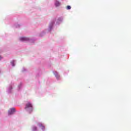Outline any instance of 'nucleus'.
Here are the masks:
<instances>
[{"mask_svg":"<svg viewBox=\"0 0 131 131\" xmlns=\"http://www.w3.org/2000/svg\"><path fill=\"white\" fill-rule=\"evenodd\" d=\"M25 110L27 111L29 113H31L33 111V107L32 106V104L30 102H28L25 108Z\"/></svg>","mask_w":131,"mask_h":131,"instance_id":"f257e3e1","label":"nucleus"},{"mask_svg":"<svg viewBox=\"0 0 131 131\" xmlns=\"http://www.w3.org/2000/svg\"><path fill=\"white\" fill-rule=\"evenodd\" d=\"M14 112H15V108H11L8 111L9 115H12V114H14Z\"/></svg>","mask_w":131,"mask_h":131,"instance_id":"f03ea898","label":"nucleus"},{"mask_svg":"<svg viewBox=\"0 0 131 131\" xmlns=\"http://www.w3.org/2000/svg\"><path fill=\"white\" fill-rule=\"evenodd\" d=\"M20 40H21V41H25V40H29V39L27 37H21L19 38Z\"/></svg>","mask_w":131,"mask_h":131,"instance_id":"7ed1b4c3","label":"nucleus"},{"mask_svg":"<svg viewBox=\"0 0 131 131\" xmlns=\"http://www.w3.org/2000/svg\"><path fill=\"white\" fill-rule=\"evenodd\" d=\"M54 74H55L56 78H60V76L59 75V74H58V73L57 72H55L54 73Z\"/></svg>","mask_w":131,"mask_h":131,"instance_id":"20e7f679","label":"nucleus"},{"mask_svg":"<svg viewBox=\"0 0 131 131\" xmlns=\"http://www.w3.org/2000/svg\"><path fill=\"white\" fill-rule=\"evenodd\" d=\"M60 5V2H58V1H56L55 2V6L56 7H59V6Z\"/></svg>","mask_w":131,"mask_h":131,"instance_id":"39448f33","label":"nucleus"},{"mask_svg":"<svg viewBox=\"0 0 131 131\" xmlns=\"http://www.w3.org/2000/svg\"><path fill=\"white\" fill-rule=\"evenodd\" d=\"M39 127L41 128V129H45V126L42 125V124L39 125Z\"/></svg>","mask_w":131,"mask_h":131,"instance_id":"423d86ee","label":"nucleus"},{"mask_svg":"<svg viewBox=\"0 0 131 131\" xmlns=\"http://www.w3.org/2000/svg\"><path fill=\"white\" fill-rule=\"evenodd\" d=\"M33 129L34 131H35L36 130V129H37V127H36V126H34Z\"/></svg>","mask_w":131,"mask_h":131,"instance_id":"0eeeda50","label":"nucleus"},{"mask_svg":"<svg viewBox=\"0 0 131 131\" xmlns=\"http://www.w3.org/2000/svg\"><path fill=\"white\" fill-rule=\"evenodd\" d=\"M71 9V6H67V10H70Z\"/></svg>","mask_w":131,"mask_h":131,"instance_id":"6e6552de","label":"nucleus"},{"mask_svg":"<svg viewBox=\"0 0 131 131\" xmlns=\"http://www.w3.org/2000/svg\"><path fill=\"white\" fill-rule=\"evenodd\" d=\"M14 63V61L11 62V64H12V66H15V64Z\"/></svg>","mask_w":131,"mask_h":131,"instance_id":"1a4fd4ad","label":"nucleus"},{"mask_svg":"<svg viewBox=\"0 0 131 131\" xmlns=\"http://www.w3.org/2000/svg\"><path fill=\"white\" fill-rule=\"evenodd\" d=\"M3 59V57L0 56V60H2Z\"/></svg>","mask_w":131,"mask_h":131,"instance_id":"9d476101","label":"nucleus"}]
</instances>
